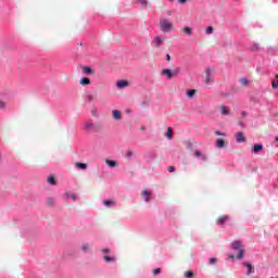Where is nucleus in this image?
Segmentation results:
<instances>
[{"mask_svg": "<svg viewBox=\"0 0 278 278\" xmlns=\"http://www.w3.org/2000/svg\"><path fill=\"white\" fill-rule=\"evenodd\" d=\"M84 129L86 131H92L94 129V124H92V121H87L84 123Z\"/></svg>", "mask_w": 278, "mask_h": 278, "instance_id": "5", "label": "nucleus"}, {"mask_svg": "<svg viewBox=\"0 0 278 278\" xmlns=\"http://www.w3.org/2000/svg\"><path fill=\"white\" fill-rule=\"evenodd\" d=\"M253 153H261V151H264V146L263 144H254L252 149Z\"/></svg>", "mask_w": 278, "mask_h": 278, "instance_id": "13", "label": "nucleus"}, {"mask_svg": "<svg viewBox=\"0 0 278 278\" xmlns=\"http://www.w3.org/2000/svg\"><path fill=\"white\" fill-rule=\"evenodd\" d=\"M166 61L170 62V54H166Z\"/></svg>", "mask_w": 278, "mask_h": 278, "instance_id": "41", "label": "nucleus"}, {"mask_svg": "<svg viewBox=\"0 0 278 278\" xmlns=\"http://www.w3.org/2000/svg\"><path fill=\"white\" fill-rule=\"evenodd\" d=\"M227 220H229L228 215L220 216L217 218V225H225V223H227Z\"/></svg>", "mask_w": 278, "mask_h": 278, "instance_id": "10", "label": "nucleus"}, {"mask_svg": "<svg viewBox=\"0 0 278 278\" xmlns=\"http://www.w3.org/2000/svg\"><path fill=\"white\" fill-rule=\"evenodd\" d=\"M76 168H81V170H86V168H88V164H86V163H76Z\"/></svg>", "mask_w": 278, "mask_h": 278, "instance_id": "24", "label": "nucleus"}, {"mask_svg": "<svg viewBox=\"0 0 278 278\" xmlns=\"http://www.w3.org/2000/svg\"><path fill=\"white\" fill-rule=\"evenodd\" d=\"M216 262H217L216 257H212L210 258L208 264H216Z\"/></svg>", "mask_w": 278, "mask_h": 278, "instance_id": "35", "label": "nucleus"}, {"mask_svg": "<svg viewBox=\"0 0 278 278\" xmlns=\"http://www.w3.org/2000/svg\"><path fill=\"white\" fill-rule=\"evenodd\" d=\"M79 84H80V86H90V78L83 77V78H80Z\"/></svg>", "mask_w": 278, "mask_h": 278, "instance_id": "17", "label": "nucleus"}, {"mask_svg": "<svg viewBox=\"0 0 278 278\" xmlns=\"http://www.w3.org/2000/svg\"><path fill=\"white\" fill-rule=\"evenodd\" d=\"M212 73H214V71H212V68L205 70V75H206L205 84H210V77L212 76Z\"/></svg>", "mask_w": 278, "mask_h": 278, "instance_id": "16", "label": "nucleus"}, {"mask_svg": "<svg viewBox=\"0 0 278 278\" xmlns=\"http://www.w3.org/2000/svg\"><path fill=\"white\" fill-rule=\"evenodd\" d=\"M88 100L92 101L93 100L92 96H88Z\"/></svg>", "mask_w": 278, "mask_h": 278, "instance_id": "45", "label": "nucleus"}, {"mask_svg": "<svg viewBox=\"0 0 278 278\" xmlns=\"http://www.w3.org/2000/svg\"><path fill=\"white\" fill-rule=\"evenodd\" d=\"M126 157H127L128 160H130V157H134V151L127 150V151H126Z\"/></svg>", "mask_w": 278, "mask_h": 278, "instance_id": "30", "label": "nucleus"}, {"mask_svg": "<svg viewBox=\"0 0 278 278\" xmlns=\"http://www.w3.org/2000/svg\"><path fill=\"white\" fill-rule=\"evenodd\" d=\"M232 249L238 253L236 256V260H242V257H244V250L242 249V242L240 241L232 242Z\"/></svg>", "mask_w": 278, "mask_h": 278, "instance_id": "2", "label": "nucleus"}, {"mask_svg": "<svg viewBox=\"0 0 278 278\" xmlns=\"http://www.w3.org/2000/svg\"><path fill=\"white\" fill-rule=\"evenodd\" d=\"M271 88L274 90L278 89V74H276V79L271 81Z\"/></svg>", "mask_w": 278, "mask_h": 278, "instance_id": "21", "label": "nucleus"}, {"mask_svg": "<svg viewBox=\"0 0 278 278\" xmlns=\"http://www.w3.org/2000/svg\"><path fill=\"white\" fill-rule=\"evenodd\" d=\"M83 73L85 75H94V70H92L90 66H84L83 67Z\"/></svg>", "mask_w": 278, "mask_h": 278, "instance_id": "12", "label": "nucleus"}, {"mask_svg": "<svg viewBox=\"0 0 278 278\" xmlns=\"http://www.w3.org/2000/svg\"><path fill=\"white\" fill-rule=\"evenodd\" d=\"M88 249H90V245H89L88 243L81 245V251H83L84 253H86V251H88Z\"/></svg>", "mask_w": 278, "mask_h": 278, "instance_id": "32", "label": "nucleus"}, {"mask_svg": "<svg viewBox=\"0 0 278 278\" xmlns=\"http://www.w3.org/2000/svg\"><path fill=\"white\" fill-rule=\"evenodd\" d=\"M165 136L168 138V140H173V128L168 127Z\"/></svg>", "mask_w": 278, "mask_h": 278, "instance_id": "22", "label": "nucleus"}, {"mask_svg": "<svg viewBox=\"0 0 278 278\" xmlns=\"http://www.w3.org/2000/svg\"><path fill=\"white\" fill-rule=\"evenodd\" d=\"M104 262H108L109 264H112V262H116V257L104 255L103 256Z\"/></svg>", "mask_w": 278, "mask_h": 278, "instance_id": "18", "label": "nucleus"}, {"mask_svg": "<svg viewBox=\"0 0 278 278\" xmlns=\"http://www.w3.org/2000/svg\"><path fill=\"white\" fill-rule=\"evenodd\" d=\"M47 204L49 207H53L55 205V200L53 198H48Z\"/></svg>", "mask_w": 278, "mask_h": 278, "instance_id": "25", "label": "nucleus"}, {"mask_svg": "<svg viewBox=\"0 0 278 278\" xmlns=\"http://www.w3.org/2000/svg\"><path fill=\"white\" fill-rule=\"evenodd\" d=\"M101 253L108 254V253H111V250L110 249H102Z\"/></svg>", "mask_w": 278, "mask_h": 278, "instance_id": "38", "label": "nucleus"}, {"mask_svg": "<svg viewBox=\"0 0 278 278\" xmlns=\"http://www.w3.org/2000/svg\"><path fill=\"white\" fill-rule=\"evenodd\" d=\"M0 160H1V154H0Z\"/></svg>", "mask_w": 278, "mask_h": 278, "instance_id": "50", "label": "nucleus"}, {"mask_svg": "<svg viewBox=\"0 0 278 278\" xmlns=\"http://www.w3.org/2000/svg\"><path fill=\"white\" fill-rule=\"evenodd\" d=\"M243 266H247V268H248L247 275H248V277H250V275L253 273V269L255 267H253V265L249 262L243 263Z\"/></svg>", "mask_w": 278, "mask_h": 278, "instance_id": "11", "label": "nucleus"}, {"mask_svg": "<svg viewBox=\"0 0 278 278\" xmlns=\"http://www.w3.org/2000/svg\"><path fill=\"white\" fill-rule=\"evenodd\" d=\"M188 0H178L179 3H186Z\"/></svg>", "mask_w": 278, "mask_h": 278, "instance_id": "44", "label": "nucleus"}, {"mask_svg": "<svg viewBox=\"0 0 278 278\" xmlns=\"http://www.w3.org/2000/svg\"><path fill=\"white\" fill-rule=\"evenodd\" d=\"M169 1H175V0H169Z\"/></svg>", "mask_w": 278, "mask_h": 278, "instance_id": "49", "label": "nucleus"}, {"mask_svg": "<svg viewBox=\"0 0 278 278\" xmlns=\"http://www.w3.org/2000/svg\"><path fill=\"white\" fill-rule=\"evenodd\" d=\"M161 75H167V79H173V77H177L179 75V68L176 70H169V68H164L161 71Z\"/></svg>", "mask_w": 278, "mask_h": 278, "instance_id": "3", "label": "nucleus"}, {"mask_svg": "<svg viewBox=\"0 0 278 278\" xmlns=\"http://www.w3.org/2000/svg\"><path fill=\"white\" fill-rule=\"evenodd\" d=\"M5 106H7L5 102L0 100V110H5Z\"/></svg>", "mask_w": 278, "mask_h": 278, "instance_id": "34", "label": "nucleus"}, {"mask_svg": "<svg viewBox=\"0 0 278 278\" xmlns=\"http://www.w3.org/2000/svg\"><path fill=\"white\" fill-rule=\"evenodd\" d=\"M235 138H236L237 142H239V143L247 142V137H244V134H242V132H237L235 135Z\"/></svg>", "mask_w": 278, "mask_h": 278, "instance_id": "6", "label": "nucleus"}, {"mask_svg": "<svg viewBox=\"0 0 278 278\" xmlns=\"http://www.w3.org/2000/svg\"><path fill=\"white\" fill-rule=\"evenodd\" d=\"M220 112L223 116H229V114H231V111H229V108H227L226 105L220 106Z\"/></svg>", "mask_w": 278, "mask_h": 278, "instance_id": "14", "label": "nucleus"}, {"mask_svg": "<svg viewBox=\"0 0 278 278\" xmlns=\"http://www.w3.org/2000/svg\"><path fill=\"white\" fill-rule=\"evenodd\" d=\"M72 199H73V201H77V195L76 194H72Z\"/></svg>", "mask_w": 278, "mask_h": 278, "instance_id": "42", "label": "nucleus"}, {"mask_svg": "<svg viewBox=\"0 0 278 278\" xmlns=\"http://www.w3.org/2000/svg\"><path fill=\"white\" fill-rule=\"evenodd\" d=\"M106 164H108V166H110L111 168H114V166H116V161L106 160Z\"/></svg>", "mask_w": 278, "mask_h": 278, "instance_id": "29", "label": "nucleus"}, {"mask_svg": "<svg viewBox=\"0 0 278 278\" xmlns=\"http://www.w3.org/2000/svg\"><path fill=\"white\" fill-rule=\"evenodd\" d=\"M139 3H141V5H148V1L147 0H139Z\"/></svg>", "mask_w": 278, "mask_h": 278, "instance_id": "39", "label": "nucleus"}, {"mask_svg": "<svg viewBox=\"0 0 278 278\" xmlns=\"http://www.w3.org/2000/svg\"><path fill=\"white\" fill-rule=\"evenodd\" d=\"M152 194H153V191H150V190H143L141 192V195L144 198L146 203H149Z\"/></svg>", "mask_w": 278, "mask_h": 278, "instance_id": "4", "label": "nucleus"}, {"mask_svg": "<svg viewBox=\"0 0 278 278\" xmlns=\"http://www.w3.org/2000/svg\"><path fill=\"white\" fill-rule=\"evenodd\" d=\"M112 116H113L114 121H121V118H123V113H121V111H118V110H113Z\"/></svg>", "mask_w": 278, "mask_h": 278, "instance_id": "7", "label": "nucleus"}, {"mask_svg": "<svg viewBox=\"0 0 278 278\" xmlns=\"http://www.w3.org/2000/svg\"><path fill=\"white\" fill-rule=\"evenodd\" d=\"M194 155H195V157H201V160H207V157L205 155H203L201 153V151H199V150L194 151Z\"/></svg>", "mask_w": 278, "mask_h": 278, "instance_id": "23", "label": "nucleus"}, {"mask_svg": "<svg viewBox=\"0 0 278 278\" xmlns=\"http://www.w3.org/2000/svg\"><path fill=\"white\" fill-rule=\"evenodd\" d=\"M215 134H216V136H226L225 132H220V131H216Z\"/></svg>", "mask_w": 278, "mask_h": 278, "instance_id": "40", "label": "nucleus"}, {"mask_svg": "<svg viewBox=\"0 0 278 278\" xmlns=\"http://www.w3.org/2000/svg\"><path fill=\"white\" fill-rule=\"evenodd\" d=\"M229 258H230V260H236V256H235L233 254H230V255H229Z\"/></svg>", "mask_w": 278, "mask_h": 278, "instance_id": "43", "label": "nucleus"}, {"mask_svg": "<svg viewBox=\"0 0 278 278\" xmlns=\"http://www.w3.org/2000/svg\"><path fill=\"white\" fill-rule=\"evenodd\" d=\"M142 130H144V127H141Z\"/></svg>", "mask_w": 278, "mask_h": 278, "instance_id": "47", "label": "nucleus"}, {"mask_svg": "<svg viewBox=\"0 0 278 278\" xmlns=\"http://www.w3.org/2000/svg\"><path fill=\"white\" fill-rule=\"evenodd\" d=\"M239 83L241 84V86H249V80L247 78L239 79Z\"/></svg>", "mask_w": 278, "mask_h": 278, "instance_id": "28", "label": "nucleus"}, {"mask_svg": "<svg viewBox=\"0 0 278 278\" xmlns=\"http://www.w3.org/2000/svg\"><path fill=\"white\" fill-rule=\"evenodd\" d=\"M206 34H214V27L208 26V27L206 28Z\"/></svg>", "mask_w": 278, "mask_h": 278, "instance_id": "33", "label": "nucleus"}, {"mask_svg": "<svg viewBox=\"0 0 278 278\" xmlns=\"http://www.w3.org/2000/svg\"><path fill=\"white\" fill-rule=\"evenodd\" d=\"M129 86V81L127 80H117L116 87L119 89L127 88Z\"/></svg>", "mask_w": 278, "mask_h": 278, "instance_id": "9", "label": "nucleus"}, {"mask_svg": "<svg viewBox=\"0 0 278 278\" xmlns=\"http://www.w3.org/2000/svg\"><path fill=\"white\" fill-rule=\"evenodd\" d=\"M276 142H278V137H276Z\"/></svg>", "mask_w": 278, "mask_h": 278, "instance_id": "46", "label": "nucleus"}, {"mask_svg": "<svg viewBox=\"0 0 278 278\" xmlns=\"http://www.w3.org/2000/svg\"><path fill=\"white\" fill-rule=\"evenodd\" d=\"M160 45H162V38L156 37L155 38V47H156V49H160Z\"/></svg>", "mask_w": 278, "mask_h": 278, "instance_id": "27", "label": "nucleus"}, {"mask_svg": "<svg viewBox=\"0 0 278 278\" xmlns=\"http://www.w3.org/2000/svg\"><path fill=\"white\" fill-rule=\"evenodd\" d=\"M185 277H186V278H193V277H194V273H192V271H186V273H185Z\"/></svg>", "mask_w": 278, "mask_h": 278, "instance_id": "31", "label": "nucleus"}, {"mask_svg": "<svg viewBox=\"0 0 278 278\" xmlns=\"http://www.w3.org/2000/svg\"><path fill=\"white\" fill-rule=\"evenodd\" d=\"M215 146L217 147V149H225V147H227V142L224 141V139L218 138Z\"/></svg>", "mask_w": 278, "mask_h": 278, "instance_id": "8", "label": "nucleus"}, {"mask_svg": "<svg viewBox=\"0 0 278 278\" xmlns=\"http://www.w3.org/2000/svg\"><path fill=\"white\" fill-rule=\"evenodd\" d=\"M168 173H175V166L167 167Z\"/></svg>", "mask_w": 278, "mask_h": 278, "instance_id": "37", "label": "nucleus"}, {"mask_svg": "<svg viewBox=\"0 0 278 278\" xmlns=\"http://www.w3.org/2000/svg\"><path fill=\"white\" fill-rule=\"evenodd\" d=\"M103 203L106 207H112V205H115V202L110 200H105Z\"/></svg>", "mask_w": 278, "mask_h": 278, "instance_id": "26", "label": "nucleus"}, {"mask_svg": "<svg viewBox=\"0 0 278 278\" xmlns=\"http://www.w3.org/2000/svg\"><path fill=\"white\" fill-rule=\"evenodd\" d=\"M48 184H50V186H56L58 181L55 180V177L50 176L48 177Z\"/></svg>", "mask_w": 278, "mask_h": 278, "instance_id": "20", "label": "nucleus"}, {"mask_svg": "<svg viewBox=\"0 0 278 278\" xmlns=\"http://www.w3.org/2000/svg\"><path fill=\"white\" fill-rule=\"evenodd\" d=\"M160 27L163 34H168V31L175 30V24L166 18L160 21Z\"/></svg>", "mask_w": 278, "mask_h": 278, "instance_id": "1", "label": "nucleus"}, {"mask_svg": "<svg viewBox=\"0 0 278 278\" xmlns=\"http://www.w3.org/2000/svg\"><path fill=\"white\" fill-rule=\"evenodd\" d=\"M160 273H162V269H160V268H155L153 270V275H160Z\"/></svg>", "mask_w": 278, "mask_h": 278, "instance_id": "36", "label": "nucleus"}, {"mask_svg": "<svg viewBox=\"0 0 278 278\" xmlns=\"http://www.w3.org/2000/svg\"><path fill=\"white\" fill-rule=\"evenodd\" d=\"M188 99H194V96L197 94V89H189L186 92Z\"/></svg>", "mask_w": 278, "mask_h": 278, "instance_id": "15", "label": "nucleus"}, {"mask_svg": "<svg viewBox=\"0 0 278 278\" xmlns=\"http://www.w3.org/2000/svg\"><path fill=\"white\" fill-rule=\"evenodd\" d=\"M184 34H187V36H192V28L189 26H186L182 28Z\"/></svg>", "mask_w": 278, "mask_h": 278, "instance_id": "19", "label": "nucleus"}, {"mask_svg": "<svg viewBox=\"0 0 278 278\" xmlns=\"http://www.w3.org/2000/svg\"><path fill=\"white\" fill-rule=\"evenodd\" d=\"M247 113L245 112H243V115H245Z\"/></svg>", "mask_w": 278, "mask_h": 278, "instance_id": "48", "label": "nucleus"}]
</instances>
